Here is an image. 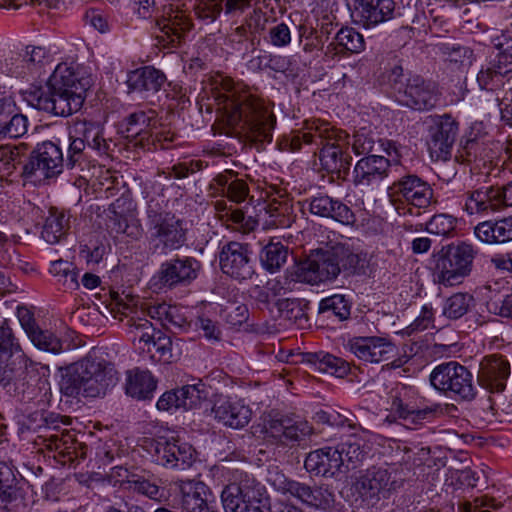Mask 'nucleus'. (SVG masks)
I'll return each instance as SVG.
<instances>
[{
    "mask_svg": "<svg viewBox=\"0 0 512 512\" xmlns=\"http://www.w3.org/2000/svg\"><path fill=\"white\" fill-rule=\"evenodd\" d=\"M475 238L489 246L512 243V215L479 222L473 229Z\"/></svg>",
    "mask_w": 512,
    "mask_h": 512,
    "instance_id": "nucleus-30",
    "label": "nucleus"
},
{
    "mask_svg": "<svg viewBox=\"0 0 512 512\" xmlns=\"http://www.w3.org/2000/svg\"><path fill=\"white\" fill-rule=\"evenodd\" d=\"M288 249L280 242H270L263 247L260 253L262 266L269 272L274 273L286 263Z\"/></svg>",
    "mask_w": 512,
    "mask_h": 512,
    "instance_id": "nucleus-46",
    "label": "nucleus"
},
{
    "mask_svg": "<svg viewBox=\"0 0 512 512\" xmlns=\"http://www.w3.org/2000/svg\"><path fill=\"white\" fill-rule=\"evenodd\" d=\"M109 310L115 319L120 321L126 319L127 332L134 344L137 342L144 344L148 351H151V342L155 339L159 330L148 319L141 316L144 312H139L136 309V302L133 297L126 296L123 298L118 294H113Z\"/></svg>",
    "mask_w": 512,
    "mask_h": 512,
    "instance_id": "nucleus-9",
    "label": "nucleus"
},
{
    "mask_svg": "<svg viewBox=\"0 0 512 512\" xmlns=\"http://www.w3.org/2000/svg\"><path fill=\"white\" fill-rule=\"evenodd\" d=\"M472 301L473 297L467 293H455L445 300L442 314L448 319L457 320L469 311Z\"/></svg>",
    "mask_w": 512,
    "mask_h": 512,
    "instance_id": "nucleus-48",
    "label": "nucleus"
},
{
    "mask_svg": "<svg viewBox=\"0 0 512 512\" xmlns=\"http://www.w3.org/2000/svg\"><path fill=\"white\" fill-rule=\"evenodd\" d=\"M390 161L378 155H368L361 158L353 169L355 186L368 187L380 183L388 176Z\"/></svg>",
    "mask_w": 512,
    "mask_h": 512,
    "instance_id": "nucleus-31",
    "label": "nucleus"
},
{
    "mask_svg": "<svg viewBox=\"0 0 512 512\" xmlns=\"http://www.w3.org/2000/svg\"><path fill=\"white\" fill-rule=\"evenodd\" d=\"M176 390L178 393L180 406L185 410L198 407L202 400L206 398L204 385L201 383L194 385H184Z\"/></svg>",
    "mask_w": 512,
    "mask_h": 512,
    "instance_id": "nucleus-56",
    "label": "nucleus"
},
{
    "mask_svg": "<svg viewBox=\"0 0 512 512\" xmlns=\"http://www.w3.org/2000/svg\"><path fill=\"white\" fill-rule=\"evenodd\" d=\"M223 0H196L194 4L195 14L201 18L213 21L221 13Z\"/></svg>",
    "mask_w": 512,
    "mask_h": 512,
    "instance_id": "nucleus-64",
    "label": "nucleus"
},
{
    "mask_svg": "<svg viewBox=\"0 0 512 512\" xmlns=\"http://www.w3.org/2000/svg\"><path fill=\"white\" fill-rule=\"evenodd\" d=\"M309 210L314 215L331 218L344 225H353L356 221L355 214L349 206L326 194L312 197L309 201Z\"/></svg>",
    "mask_w": 512,
    "mask_h": 512,
    "instance_id": "nucleus-32",
    "label": "nucleus"
},
{
    "mask_svg": "<svg viewBox=\"0 0 512 512\" xmlns=\"http://www.w3.org/2000/svg\"><path fill=\"white\" fill-rule=\"evenodd\" d=\"M477 75V81L482 89L493 90L502 85L504 77H512V57L503 49Z\"/></svg>",
    "mask_w": 512,
    "mask_h": 512,
    "instance_id": "nucleus-35",
    "label": "nucleus"
},
{
    "mask_svg": "<svg viewBox=\"0 0 512 512\" xmlns=\"http://www.w3.org/2000/svg\"><path fill=\"white\" fill-rule=\"evenodd\" d=\"M477 255L474 245L467 242L448 245L436 256L434 281L444 286H454L467 277Z\"/></svg>",
    "mask_w": 512,
    "mask_h": 512,
    "instance_id": "nucleus-7",
    "label": "nucleus"
},
{
    "mask_svg": "<svg viewBox=\"0 0 512 512\" xmlns=\"http://www.w3.org/2000/svg\"><path fill=\"white\" fill-rule=\"evenodd\" d=\"M320 123H327L326 121L317 119L311 121L307 125L306 132H298L297 134L286 136L281 142L282 149L296 152L301 149L302 144H315L318 145L319 138L314 136V127H318Z\"/></svg>",
    "mask_w": 512,
    "mask_h": 512,
    "instance_id": "nucleus-49",
    "label": "nucleus"
},
{
    "mask_svg": "<svg viewBox=\"0 0 512 512\" xmlns=\"http://www.w3.org/2000/svg\"><path fill=\"white\" fill-rule=\"evenodd\" d=\"M64 166L63 152L52 141H44L32 151L29 161L23 167V176L30 181L40 182L58 176Z\"/></svg>",
    "mask_w": 512,
    "mask_h": 512,
    "instance_id": "nucleus-12",
    "label": "nucleus"
},
{
    "mask_svg": "<svg viewBox=\"0 0 512 512\" xmlns=\"http://www.w3.org/2000/svg\"><path fill=\"white\" fill-rule=\"evenodd\" d=\"M16 481L13 468L5 462H0V508L12 501Z\"/></svg>",
    "mask_w": 512,
    "mask_h": 512,
    "instance_id": "nucleus-54",
    "label": "nucleus"
},
{
    "mask_svg": "<svg viewBox=\"0 0 512 512\" xmlns=\"http://www.w3.org/2000/svg\"><path fill=\"white\" fill-rule=\"evenodd\" d=\"M287 362L304 363L310 365L315 371L329 373L342 378L350 371V364L332 354L320 352L290 353L287 356Z\"/></svg>",
    "mask_w": 512,
    "mask_h": 512,
    "instance_id": "nucleus-27",
    "label": "nucleus"
},
{
    "mask_svg": "<svg viewBox=\"0 0 512 512\" xmlns=\"http://www.w3.org/2000/svg\"><path fill=\"white\" fill-rule=\"evenodd\" d=\"M85 126L87 128L85 133L87 146L95 150L100 156H108L110 144L101 136L99 128L88 121H85Z\"/></svg>",
    "mask_w": 512,
    "mask_h": 512,
    "instance_id": "nucleus-62",
    "label": "nucleus"
},
{
    "mask_svg": "<svg viewBox=\"0 0 512 512\" xmlns=\"http://www.w3.org/2000/svg\"><path fill=\"white\" fill-rule=\"evenodd\" d=\"M28 119L17 112L12 97H0V138H19L26 134Z\"/></svg>",
    "mask_w": 512,
    "mask_h": 512,
    "instance_id": "nucleus-34",
    "label": "nucleus"
},
{
    "mask_svg": "<svg viewBox=\"0 0 512 512\" xmlns=\"http://www.w3.org/2000/svg\"><path fill=\"white\" fill-rule=\"evenodd\" d=\"M457 223V218L452 215L436 214L426 223V230L437 236L453 237Z\"/></svg>",
    "mask_w": 512,
    "mask_h": 512,
    "instance_id": "nucleus-53",
    "label": "nucleus"
},
{
    "mask_svg": "<svg viewBox=\"0 0 512 512\" xmlns=\"http://www.w3.org/2000/svg\"><path fill=\"white\" fill-rule=\"evenodd\" d=\"M125 488L133 493H138L150 499L157 500L161 497L159 486L143 476L131 475L125 481Z\"/></svg>",
    "mask_w": 512,
    "mask_h": 512,
    "instance_id": "nucleus-55",
    "label": "nucleus"
},
{
    "mask_svg": "<svg viewBox=\"0 0 512 512\" xmlns=\"http://www.w3.org/2000/svg\"><path fill=\"white\" fill-rule=\"evenodd\" d=\"M346 348L359 360L371 364L389 360L397 350L390 338L383 336H353Z\"/></svg>",
    "mask_w": 512,
    "mask_h": 512,
    "instance_id": "nucleus-17",
    "label": "nucleus"
},
{
    "mask_svg": "<svg viewBox=\"0 0 512 512\" xmlns=\"http://www.w3.org/2000/svg\"><path fill=\"white\" fill-rule=\"evenodd\" d=\"M156 461L168 468L185 469L194 459V449L177 439L158 441L155 448Z\"/></svg>",
    "mask_w": 512,
    "mask_h": 512,
    "instance_id": "nucleus-29",
    "label": "nucleus"
},
{
    "mask_svg": "<svg viewBox=\"0 0 512 512\" xmlns=\"http://www.w3.org/2000/svg\"><path fill=\"white\" fill-rule=\"evenodd\" d=\"M39 380L37 364L23 351L8 321L0 323V386L20 401H29L36 394Z\"/></svg>",
    "mask_w": 512,
    "mask_h": 512,
    "instance_id": "nucleus-2",
    "label": "nucleus"
},
{
    "mask_svg": "<svg viewBox=\"0 0 512 512\" xmlns=\"http://www.w3.org/2000/svg\"><path fill=\"white\" fill-rule=\"evenodd\" d=\"M458 130V122L448 114L431 117L427 141L431 158L446 160L450 157Z\"/></svg>",
    "mask_w": 512,
    "mask_h": 512,
    "instance_id": "nucleus-16",
    "label": "nucleus"
},
{
    "mask_svg": "<svg viewBox=\"0 0 512 512\" xmlns=\"http://www.w3.org/2000/svg\"><path fill=\"white\" fill-rule=\"evenodd\" d=\"M285 293V287L281 280L274 278L268 280L264 285H254L249 289V295L257 303L267 306L270 301Z\"/></svg>",
    "mask_w": 512,
    "mask_h": 512,
    "instance_id": "nucleus-47",
    "label": "nucleus"
},
{
    "mask_svg": "<svg viewBox=\"0 0 512 512\" xmlns=\"http://www.w3.org/2000/svg\"><path fill=\"white\" fill-rule=\"evenodd\" d=\"M225 512H270L264 487L254 480L227 485L221 493Z\"/></svg>",
    "mask_w": 512,
    "mask_h": 512,
    "instance_id": "nucleus-8",
    "label": "nucleus"
},
{
    "mask_svg": "<svg viewBox=\"0 0 512 512\" xmlns=\"http://www.w3.org/2000/svg\"><path fill=\"white\" fill-rule=\"evenodd\" d=\"M354 488L362 500L375 504L381 498H388L397 488V482L391 479L388 469L373 466L360 472Z\"/></svg>",
    "mask_w": 512,
    "mask_h": 512,
    "instance_id": "nucleus-15",
    "label": "nucleus"
},
{
    "mask_svg": "<svg viewBox=\"0 0 512 512\" xmlns=\"http://www.w3.org/2000/svg\"><path fill=\"white\" fill-rule=\"evenodd\" d=\"M335 254L339 259V266L344 271L350 273H358L363 270L367 264L366 254L362 252H354L344 246L334 249Z\"/></svg>",
    "mask_w": 512,
    "mask_h": 512,
    "instance_id": "nucleus-50",
    "label": "nucleus"
},
{
    "mask_svg": "<svg viewBox=\"0 0 512 512\" xmlns=\"http://www.w3.org/2000/svg\"><path fill=\"white\" fill-rule=\"evenodd\" d=\"M352 20L363 27H374L392 19L395 10L393 0H350Z\"/></svg>",
    "mask_w": 512,
    "mask_h": 512,
    "instance_id": "nucleus-22",
    "label": "nucleus"
},
{
    "mask_svg": "<svg viewBox=\"0 0 512 512\" xmlns=\"http://www.w3.org/2000/svg\"><path fill=\"white\" fill-rule=\"evenodd\" d=\"M280 317L289 321L291 324L302 325L307 321L306 314L298 300L296 299H279L276 303Z\"/></svg>",
    "mask_w": 512,
    "mask_h": 512,
    "instance_id": "nucleus-57",
    "label": "nucleus"
},
{
    "mask_svg": "<svg viewBox=\"0 0 512 512\" xmlns=\"http://www.w3.org/2000/svg\"><path fill=\"white\" fill-rule=\"evenodd\" d=\"M314 136L319 138L317 146H321L319 160L326 172L336 175L338 179L345 178L351 165V156L347 152L348 134L336 129L329 122L320 123L314 127Z\"/></svg>",
    "mask_w": 512,
    "mask_h": 512,
    "instance_id": "nucleus-6",
    "label": "nucleus"
},
{
    "mask_svg": "<svg viewBox=\"0 0 512 512\" xmlns=\"http://www.w3.org/2000/svg\"><path fill=\"white\" fill-rule=\"evenodd\" d=\"M182 506L187 512H214L209 505V488L201 481L186 480L179 484Z\"/></svg>",
    "mask_w": 512,
    "mask_h": 512,
    "instance_id": "nucleus-36",
    "label": "nucleus"
},
{
    "mask_svg": "<svg viewBox=\"0 0 512 512\" xmlns=\"http://www.w3.org/2000/svg\"><path fill=\"white\" fill-rule=\"evenodd\" d=\"M149 124V117L143 111L135 112L126 118L127 138L130 143L142 150L150 151L151 134L145 128Z\"/></svg>",
    "mask_w": 512,
    "mask_h": 512,
    "instance_id": "nucleus-41",
    "label": "nucleus"
},
{
    "mask_svg": "<svg viewBox=\"0 0 512 512\" xmlns=\"http://www.w3.org/2000/svg\"><path fill=\"white\" fill-rule=\"evenodd\" d=\"M166 80L161 70L153 66H144L129 72L126 82L132 91L158 92Z\"/></svg>",
    "mask_w": 512,
    "mask_h": 512,
    "instance_id": "nucleus-38",
    "label": "nucleus"
},
{
    "mask_svg": "<svg viewBox=\"0 0 512 512\" xmlns=\"http://www.w3.org/2000/svg\"><path fill=\"white\" fill-rule=\"evenodd\" d=\"M510 375V364L501 355H489L482 359L478 371V382L491 392H501Z\"/></svg>",
    "mask_w": 512,
    "mask_h": 512,
    "instance_id": "nucleus-28",
    "label": "nucleus"
},
{
    "mask_svg": "<svg viewBox=\"0 0 512 512\" xmlns=\"http://www.w3.org/2000/svg\"><path fill=\"white\" fill-rule=\"evenodd\" d=\"M393 465H398L405 475H425V466L431 461L430 449L425 447H409L400 441H393Z\"/></svg>",
    "mask_w": 512,
    "mask_h": 512,
    "instance_id": "nucleus-25",
    "label": "nucleus"
},
{
    "mask_svg": "<svg viewBox=\"0 0 512 512\" xmlns=\"http://www.w3.org/2000/svg\"><path fill=\"white\" fill-rule=\"evenodd\" d=\"M390 410L399 419L419 424L423 420H429L441 411L440 405L421 406L420 398L412 387L402 386L392 396Z\"/></svg>",
    "mask_w": 512,
    "mask_h": 512,
    "instance_id": "nucleus-14",
    "label": "nucleus"
},
{
    "mask_svg": "<svg viewBox=\"0 0 512 512\" xmlns=\"http://www.w3.org/2000/svg\"><path fill=\"white\" fill-rule=\"evenodd\" d=\"M214 85V98L231 128L254 141H272L276 119L269 104L231 78L219 76Z\"/></svg>",
    "mask_w": 512,
    "mask_h": 512,
    "instance_id": "nucleus-1",
    "label": "nucleus"
},
{
    "mask_svg": "<svg viewBox=\"0 0 512 512\" xmlns=\"http://www.w3.org/2000/svg\"><path fill=\"white\" fill-rule=\"evenodd\" d=\"M29 339L40 350L53 354H59L63 351V342L49 330H43L38 327L35 331L31 332Z\"/></svg>",
    "mask_w": 512,
    "mask_h": 512,
    "instance_id": "nucleus-52",
    "label": "nucleus"
},
{
    "mask_svg": "<svg viewBox=\"0 0 512 512\" xmlns=\"http://www.w3.org/2000/svg\"><path fill=\"white\" fill-rule=\"evenodd\" d=\"M157 387V381L147 370L138 368L130 370L126 374V394L137 400L152 398Z\"/></svg>",
    "mask_w": 512,
    "mask_h": 512,
    "instance_id": "nucleus-39",
    "label": "nucleus"
},
{
    "mask_svg": "<svg viewBox=\"0 0 512 512\" xmlns=\"http://www.w3.org/2000/svg\"><path fill=\"white\" fill-rule=\"evenodd\" d=\"M212 413L219 423L233 429L245 427L252 416V410L243 400L225 395L215 397Z\"/></svg>",
    "mask_w": 512,
    "mask_h": 512,
    "instance_id": "nucleus-24",
    "label": "nucleus"
},
{
    "mask_svg": "<svg viewBox=\"0 0 512 512\" xmlns=\"http://www.w3.org/2000/svg\"><path fill=\"white\" fill-rule=\"evenodd\" d=\"M338 450L340 457L344 458V463L353 464V467L365 456V452L362 448L361 441L356 437H350L346 441L340 443L335 447Z\"/></svg>",
    "mask_w": 512,
    "mask_h": 512,
    "instance_id": "nucleus-59",
    "label": "nucleus"
},
{
    "mask_svg": "<svg viewBox=\"0 0 512 512\" xmlns=\"http://www.w3.org/2000/svg\"><path fill=\"white\" fill-rule=\"evenodd\" d=\"M277 488L283 493H289L303 503L317 509H328L334 503V495L327 487H310L304 483L283 477Z\"/></svg>",
    "mask_w": 512,
    "mask_h": 512,
    "instance_id": "nucleus-26",
    "label": "nucleus"
},
{
    "mask_svg": "<svg viewBox=\"0 0 512 512\" xmlns=\"http://www.w3.org/2000/svg\"><path fill=\"white\" fill-rule=\"evenodd\" d=\"M151 345L155 348V353L151 355L152 359L163 363L172 361V340L169 336L159 331Z\"/></svg>",
    "mask_w": 512,
    "mask_h": 512,
    "instance_id": "nucleus-61",
    "label": "nucleus"
},
{
    "mask_svg": "<svg viewBox=\"0 0 512 512\" xmlns=\"http://www.w3.org/2000/svg\"><path fill=\"white\" fill-rule=\"evenodd\" d=\"M318 311L327 318L335 317L339 321H344L351 314V303L344 295L334 294L320 301Z\"/></svg>",
    "mask_w": 512,
    "mask_h": 512,
    "instance_id": "nucleus-45",
    "label": "nucleus"
},
{
    "mask_svg": "<svg viewBox=\"0 0 512 512\" xmlns=\"http://www.w3.org/2000/svg\"><path fill=\"white\" fill-rule=\"evenodd\" d=\"M311 426L306 421H295L291 418L286 417L285 420V435L283 444L289 442H297L303 440L306 436L311 433Z\"/></svg>",
    "mask_w": 512,
    "mask_h": 512,
    "instance_id": "nucleus-60",
    "label": "nucleus"
},
{
    "mask_svg": "<svg viewBox=\"0 0 512 512\" xmlns=\"http://www.w3.org/2000/svg\"><path fill=\"white\" fill-rule=\"evenodd\" d=\"M334 42L327 46V53L334 50V54L344 51L351 53H360L364 49L363 36L353 28L340 29Z\"/></svg>",
    "mask_w": 512,
    "mask_h": 512,
    "instance_id": "nucleus-44",
    "label": "nucleus"
},
{
    "mask_svg": "<svg viewBox=\"0 0 512 512\" xmlns=\"http://www.w3.org/2000/svg\"><path fill=\"white\" fill-rule=\"evenodd\" d=\"M502 507V504L487 495L477 497L473 502L459 505V512H492Z\"/></svg>",
    "mask_w": 512,
    "mask_h": 512,
    "instance_id": "nucleus-63",
    "label": "nucleus"
},
{
    "mask_svg": "<svg viewBox=\"0 0 512 512\" xmlns=\"http://www.w3.org/2000/svg\"><path fill=\"white\" fill-rule=\"evenodd\" d=\"M222 222L244 234L250 233L258 226L257 219L246 216L244 211L239 208H232L230 212L222 214Z\"/></svg>",
    "mask_w": 512,
    "mask_h": 512,
    "instance_id": "nucleus-51",
    "label": "nucleus"
},
{
    "mask_svg": "<svg viewBox=\"0 0 512 512\" xmlns=\"http://www.w3.org/2000/svg\"><path fill=\"white\" fill-rule=\"evenodd\" d=\"M146 226L150 244L162 253L178 250L187 240L185 221L170 211L162 210L155 199L148 202Z\"/></svg>",
    "mask_w": 512,
    "mask_h": 512,
    "instance_id": "nucleus-5",
    "label": "nucleus"
},
{
    "mask_svg": "<svg viewBox=\"0 0 512 512\" xmlns=\"http://www.w3.org/2000/svg\"><path fill=\"white\" fill-rule=\"evenodd\" d=\"M304 466L308 472L317 476L334 477L344 466V458L340 457L335 447H323L310 452Z\"/></svg>",
    "mask_w": 512,
    "mask_h": 512,
    "instance_id": "nucleus-33",
    "label": "nucleus"
},
{
    "mask_svg": "<svg viewBox=\"0 0 512 512\" xmlns=\"http://www.w3.org/2000/svg\"><path fill=\"white\" fill-rule=\"evenodd\" d=\"M159 34L158 43L165 48L178 46L186 33L191 29V21L182 10H174L171 6L164 8L162 16L156 20Z\"/></svg>",
    "mask_w": 512,
    "mask_h": 512,
    "instance_id": "nucleus-21",
    "label": "nucleus"
},
{
    "mask_svg": "<svg viewBox=\"0 0 512 512\" xmlns=\"http://www.w3.org/2000/svg\"><path fill=\"white\" fill-rule=\"evenodd\" d=\"M91 85L92 79L83 69L60 63L49 78L48 91L41 92L33 105L55 116L67 117L81 109Z\"/></svg>",
    "mask_w": 512,
    "mask_h": 512,
    "instance_id": "nucleus-3",
    "label": "nucleus"
},
{
    "mask_svg": "<svg viewBox=\"0 0 512 512\" xmlns=\"http://www.w3.org/2000/svg\"><path fill=\"white\" fill-rule=\"evenodd\" d=\"M430 383L438 391L453 393L472 400L476 395L471 372L456 361L437 365L430 374Z\"/></svg>",
    "mask_w": 512,
    "mask_h": 512,
    "instance_id": "nucleus-10",
    "label": "nucleus"
},
{
    "mask_svg": "<svg viewBox=\"0 0 512 512\" xmlns=\"http://www.w3.org/2000/svg\"><path fill=\"white\" fill-rule=\"evenodd\" d=\"M341 272L339 259L334 251L324 252L300 264L297 276L300 281L317 285L335 280Z\"/></svg>",
    "mask_w": 512,
    "mask_h": 512,
    "instance_id": "nucleus-20",
    "label": "nucleus"
},
{
    "mask_svg": "<svg viewBox=\"0 0 512 512\" xmlns=\"http://www.w3.org/2000/svg\"><path fill=\"white\" fill-rule=\"evenodd\" d=\"M463 210L469 215L488 214L512 206V181L503 186L480 187L464 194Z\"/></svg>",
    "mask_w": 512,
    "mask_h": 512,
    "instance_id": "nucleus-13",
    "label": "nucleus"
},
{
    "mask_svg": "<svg viewBox=\"0 0 512 512\" xmlns=\"http://www.w3.org/2000/svg\"><path fill=\"white\" fill-rule=\"evenodd\" d=\"M258 224L261 223L263 229L288 228L295 220L293 209L287 202L273 201L263 208L258 214Z\"/></svg>",
    "mask_w": 512,
    "mask_h": 512,
    "instance_id": "nucleus-37",
    "label": "nucleus"
},
{
    "mask_svg": "<svg viewBox=\"0 0 512 512\" xmlns=\"http://www.w3.org/2000/svg\"><path fill=\"white\" fill-rule=\"evenodd\" d=\"M219 263L224 274L237 280L248 279L254 273L248 244L235 241L225 244L219 254Z\"/></svg>",
    "mask_w": 512,
    "mask_h": 512,
    "instance_id": "nucleus-18",
    "label": "nucleus"
},
{
    "mask_svg": "<svg viewBox=\"0 0 512 512\" xmlns=\"http://www.w3.org/2000/svg\"><path fill=\"white\" fill-rule=\"evenodd\" d=\"M117 380V371L111 363L84 358L64 369L59 386L66 397L95 398L104 396Z\"/></svg>",
    "mask_w": 512,
    "mask_h": 512,
    "instance_id": "nucleus-4",
    "label": "nucleus"
},
{
    "mask_svg": "<svg viewBox=\"0 0 512 512\" xmlns=\"http://www.w3.org/2000/svg\"><path fill=\"white\" fill-rule=\"evenodd\" d=\"M121 199H117L111 206L110 210L112 216L110 218L112 223V230L118 234H125L132 239H138L142 234V227L138 219L135 218L133 213H123L118 211L121 207Z\"/></svg>",
    "mask_w": 512,
    "mask_h": 512,
    "instance_id": "nucleus-42",
    "label": "nucleus"
},
{
    "mask_svg": "<svg viewBox=\"0 0 512 512\" xmlns=\"http://www.w3.org/2000/svg\"><path fill=\"white\" fill-rule=\"evenodd\" d=\"M69 229L70 215L63 210L52 207L45 218L41 237L49 244H56L66 238Z\"/></svg>",
    "mask_w": 512,
    "mask_h": 512,
    "instance_id": "nucleus-40",
    "label": "nucleus"
},
{
    "mask_svg": "<svg viewBox=\"0 0 512 512\" xmlns=\"http://www.w3.org/2000/svg\"><path fill=\"white\" fill-rule=\"evenodd\" d=\"M200 269V262L193 257H175L161 264L158 277L169 288L187 286L197 278Z\"/></svg>",
    "mask_w": 512,
    "mask_h": 512,
    "instance_id": "nucleus-23",
    "label": "nucleus"
},
{
    "mask_svg": "<svg viewBox=\"0 0 512 512\" xmlns=\"http://www.w3.org/2000/svg\"><path fill=\"white\" fill-rule=\"evenodd\" d=\"M387 193L390 202L398 211L399 205L404 203L419 209L437 203L431 185L415 174H407L394 181L388 187Z\"/></svg>",
    "mask_w": 512,
    "mask_h": 512,
    "instance_id": "nucleus-11",
    "label": "nucleus"
},
{
    "mask_svg": "<svg viewBox=\"0 0 512 512\" xmlns=\"http://www.w3.org/2000/svg\"><path fill=\"white\" fill-rule=\"evenodd\" d=\"M440 93L435 83L416 75L406 80L405 89L398 102L414 110H430L439 102Z\"/></svg>",
    "mask_w": 512,
    "mask_h": 512,
    "instance_id": "nucleus-19",
    "label": "nucleus"
},
{
    "mask_svg": "<svg viewBox=\"0 0 512 512\" xmlns=\"http://www.w3.org/2000/svg\"><path fill=\"white\" fill-rule=\"evenodd\" d=\"M86 131L85 120L76 121L69 129L67 166L70 168L84 160V150L87 146Z\"/></svg>",
    "mask_w": 512,
    "mask_h": 512,
    "instance_id": "nucleus-43",
    "label": "nucleus"
},
{
    "mask_svg": "<svg viewBox=\"0 0 512 512\" xmlns=\"http://www.w3.org/2000/svg\"><path fill=\"white\" fill-rule=\"evenodd\" d=\"M146 314L151 319L160 321L164 326H167L168 324L175 326L182 325V318L176 315V307H172L166 303H159L148 306L146 309Z\"/></svg>",
    "mask_w": 512,
    "mask_h": 512,
    "instance_id": "nucleus-58",
    "label": "nucleus"
}]
</instances>
